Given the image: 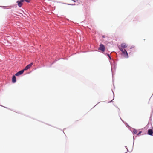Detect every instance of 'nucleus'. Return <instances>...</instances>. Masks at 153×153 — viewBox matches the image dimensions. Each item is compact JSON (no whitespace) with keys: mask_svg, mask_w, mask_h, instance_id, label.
Listing matches in <instances>:
<instances>
[{"mask_svg":"<svg viewBox=\"0 0 153 153\" xmlns=\"http://www.w3.org/2000/svg\"><path fill=\"white\" fill-rule=\"evenodd\" d=\"M100 50L102 52H104L105 50V46L102 44H100V47L99 48Z\"/></svg>","mask_w":153,"mask_h":153,"instance_id":"1","label":"nucleus"},{"mask_svg":"<svg viewBox=\"0 0 153 153\" xmlns=\"http://www.w3.org/2000/svg\"><path fill=\"white\" fill-rule=\"evenodd\" d=\"M24 2V0H18L17 1V3L18 4V6L21 7L23 5V2Z\"/></svg>","mask_w":153,"mask_h":153,"instance_id":"2","label":"nucleus"},{"mask_svg":"<svg viewBox=\"0 0 153 153\" xmlns=\"http://www.w3.org/2000/svg\"><path fill=\"white\" fill-rule=\"evenodd\" d=\"M124 55V57L126 58H128V54L127 52L125 49H124L123 51L122 52Z\"/></svg>","mask_w":153,"mask_h":153,"instance_id":"3","label":"nucleus"},{"mask_svg":"<svg viewBox=\"0 0 153 153\" xmlns=\"http://www.w3.org/2000/svg\"><path fill=\"white\" fill-rule=\"evenodd\" d=\"M24 71L23 69L20 71H19L18 72L16 73L15 75L16 76H18L19 75H20L22 74L23 73Z\"/></svg>","mask_w":153,"mask_h":153,"instance_id":"4","label":"nucleus"},{"mask_svg":"<svg viewBox=\"0 0 153 153\" xmlns=\"http://www.w3.org/2000/svg\"><path fill=\"white\" fill-rule=\"evenodd\" d=\"M32 65H33V63H31L28 65L23 70H24V71L28 70V69H29L31 67V66H32Z\"/></svg>","mask_w":153,"mask_h":153,"instance_id":"5","label":"nucleus"},{"mask_svg":"<svg viewBox=\"0 0 153 153\" xmlns=\"http://www.w3.org/2000/svg\"><path fill=\"white\" fill-rule=\"evenodd\" d=\"M153 133V130L152 129H149L148 130V134L152 135Z\"/></svg>","mask_w":153,"mask_h":153,"instance_id":"6","label":"nucleus"},{"mask_svg":"<svg viewBox=\"0 0 153 153\" xmlns=\"http://www.w3.org/2000/svg\"><path fill=\"white\" fill-rule=\"evenodd\" d=\"M16 77L14 75L13 76L12 78V82L13 83H14L16 82Z\"/></svg>","mask_w":153,"mask_h":153,"instance_id":"7","label":"nucleus"},{"mask_svg":"<svg viewBox=\"0 0 153 153\" xmlns=\"http://www.w3.org/2000/svg\"><path fill=\"white\" fill-rule=\"evenodd\" d=\"M121 46L122 48H126L127 47V46L125 43H123L121 44Z\"/></svg>","mask_w":153,"mask_h":153,"instance_id":"8","label":"nucleus"},{"mask_svg":"<svg viewBox=\"0 0 153 153\" xmlns=\"http://www.w3.org/2000/svg\"><path fill=\"white\" fill-rule=\"evenodd\" d=\"M134 133L135 134H137V131L136 130H134L133 131Z\"/></svg>","mask_w":153,"mask_h":153,"instance_id":"9","label":"nucleus"},{"mask_svg":"<svg viewBox=\"0 0 153 153\" xmlns=\"http://www.w3.org/2000/svg\"><path fill=\"white\" fill-rule=\"evenodd\" d=\"M25 1L27 2H30V0H24V1Z\"/></svg>","mask_w":153,"mask_h":153,"instance_id":"10","label":"nucleus"},{"mask_svg":"<svg viewBox=\"0 0 153 153\" xmlns=\"http://www.w3.org/2000/svg\"><path fill=\"white\" fill-rule=\"evenodd\" d=\"M120 50L122 52L123 51V50L124 49H123L121 48H120Z\"/></svg>","mask_w":153,"mask_h":153,"instance_id":"11","label":"nucleus"},{"mask_svg":"<svg viewBox=\"0 0 153 153\" xmlns=\"http://www.w3.org/2000/svg\"><path fill=\"white\" fill-rule=\"evenodd\" d=\"M141 133V131H140L138 134H137V135H139V134H140Z\"/></svg>","mask_w":153,"mask_h":153,"instance_id":"12","label":"nucleus"},{"mask_svg":"<svg viewBox=\"0 0 153 153\" xmlns=\"http://www.w3.org/2000/svg\"><path fill=\"white\" fill-rule=\"evenodd\" d=\"M102 37L103 38H105V36H102Z\"/></svg>","mask_w":153,"mask_h":153,"instance_id":"13","label":"nucleus"},{"mask_svg":"<svg viewBox=\"0 0 153 153\" xmlns=\"http://www.w3.org/2000/svg\"><path fill=\"white\" fill-rule=\"evenodd\" d=\"M108 56L109 57L110 56L109 54H108Z\"/></svg>","mask_w":153,"mask_h":153,"instance_id":"14","label":"nucleus"},{"mask_svg":"<svg viewBox=\"0 0 153 153\" xmlns=\"http://www.w3.org/2000/svg\"><path fill=\"white\" fill-rule=\"evenodd\" d=\"M109 58H110V59H111V57L110 56H109Z\"/></svg>","mask_w":153,"mask_h":153,"instance_id":"15","label":"nucleus"}]
</instances>
